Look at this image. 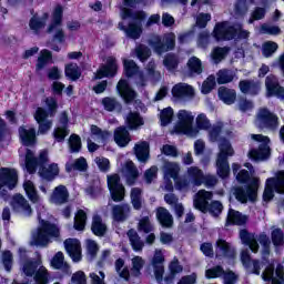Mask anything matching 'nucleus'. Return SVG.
I'll list each match as a JSON object with an SVG mask.
<instances>
[{
    "mask_svg": "<svg viewBox=\"0 0 284 284\" xmlns=\"http://www.w3.org/2000/svg\"><path fill=\"white\" fill-rule=\"evenodd\" d=\"M50 161L48 156V151H41L39 156H34V152L31 150H27L24 156V168L29 174H34L37 172V168L39 169V175L47 181H52L55 176H59V164L51 163L48 168H45V163Z\"/></svg>",
    "mask_w": 284,
    "mask_h": 284,
    "instance_id": "f257e3e1",
    "label": "nucleus"
},
{
    "mask_svg": "<svg viewBox=\"0 0 284 284\" xmlns=\"http://www.w3.org/2000/svg\"><path fill=\"white\" fill-rule=\"evenodd\" d=\"M139 3V0H124V8L121 12L122 19H132L133 22L129 23V27L125 28L123 23L119 24L120 30H124L126 37L129 39H139L141 37V21L145 19V12L139 11L135 13H132L128 8H134L135 4Z\"/></svg>",
    "mask_w": 284,
    "mask_h": 284,
    "instance_id": "f03ea898",
    "label": "nucleus"
},
{
    "mask_svg": "<svg viewBox=\"0 0 284 284\" xmlns=\"http://www.w3.org/2000/svg\"><path fill=\"white\" fill-rule=\"evenodd\" d=\"M48 111L43 108H38L34 113V119L39 123L38 134H47L52 129V121L45 120L48 116H54L57 114V100L54 98H48L45 100Z\"/></svg>",
    "mask_w": 284,
    "mask_h": 284,
    "instance_id": "7ed1b4c3",
    "label": "nucleus"
},
{
    "mask_svg": "<svg viewBox=\"0 0 284 284\" xmlns=\"http://www.w3.org/2000/svg\"><path fill=\"white\" fill-rule=\"evenodd\" d=\"M52 239H59V229L41 220L39 229L32 234L31 245L43 247L48 245Z\"/></svg>",
    "mask_w": 284,
    "mask_h": 284,
    "instance_id": "20e7f679",
    "label": "nucleus"
},
{
    "mask_svg": "<svg viewBox=\"0 0 284 284\" xmlns=\"http://www.w3.org/2000/svg\"><path fill=\"white\" fill-rule=\"evenodd\" d=\"M214 37L217 41H230V39H247L250 32L241 26L232 27L227 22H219L214 29Z\"/></svg>",
    "mask_w": 284,
    "mask_h": 284,
    "instance_id": "39448f33",
    "label": "nucleus"
},
{
    "mask_svg": "<svg viewBox=\"0 0 284 284\" xmlns=\"http://www.w3.org/2000/svg\"><path fill=\"white\" fill-rule=\"evenodd\" d=\"M220 153L217 155L216 166L217 174L221 179H227L230 176V164L227 163L229 156H234V149L227 140L220 139Z\"/></svg>",
    "mask_w": 284,
    "mask_h": 284,
    "instance_id": "423d86ee",
    "label": "nucleus"
},
{
    "mask_svg": "<svg viewBox=\"0 0 284 284\" xmlns=\"http://www.w3.org/2000/svg\"><path fill=\"white\" fill-rule=\"evenodd\" d=\"M194 114L187 110H180L178 112V123L175 125V132L180 134H186V136H199V129H194Z\"/></svg>",
    "mask_w": 284,
    "mask_h": 284,
    "instance_id": "0eeeda50",
    "label": "nucleus"
},
{
    "mask_svg": "<svg viewBox=\"0 0 284 284\" xmlns=\"http://www.w3.org/2000/svg\"><path fill=\"white\" fill-rule=\"evenodd\" d=\"M63 7L57 6L52 13L51 23L48 26L47 32L51 34L54 41L63 43L65 41V32H63Z\"/></svg>",
    "mask_w": 284,
    "mask_h": 284,
    "instance_id": "6e6552de",
    "label": "nucleus"
},
{
    "mask_svg": "<svg viewBox=\"0 0 284 284\" xmlns=\"http://www.w3.org/2000/svg\"><path fill=\"white\" fill-rule=\"evenodd\" d=\"M201 183H203V171L196 166H191L187 169L186 175L184 178L176 180L175 190L185 192L190 187V184L201 185Z\"/></svg>",
    "mask_w": 284,
    "mask_h": 284,
    "instance_id": "1a4fd4ad",
    "label": "nucleus"
},
{
    "mask_svg": "<svg viewBox=\"0 0 284 284\" xmlns=\"http://www.w3.org/2000/svg\"><path fill=\"white\" fill-rule=\"evenodd\" d=\"M274 191L277 194H284V171L277 172L276 179L270 178L266 180L263 200L266 202L272 201L274 199Z\"/></svg>",
    "mask_w": 284,
    "mask_h": 284,
    "instance_id": "9d476101",
    "label": "nucleus"
},
{
    "mask_svg": "<svg viewBox=\"0 0 284 284\" xmlns=\"http://www.w3.org/2000/svg\"><path fill=\"white\" fill-rule=\"evenodd\" d=\"M251 139L258 143V150H251L248 156L254 161H265V159H270V138L261 134H252Z\"/></svg>",
    "mask_w": 284,
    "mask_h": 284,
    "instance_id": "9b49d317",
    "label": "nucleus"
},
{
    "mask_svg": "<svg viewBox=\"0 0 284 284\" xmlns=\"http://www.w3.org/2000/svg\"><path fill=\"white\" fill-rule=\"evenodd\" d=\"M23 272L27 276H32L36 272V284H48V270L41 265V261L27 262L23 266Z\"/></svg>",
    "mask_w": 284,
    "mask_h": 284,
    "instance_id": "f8f14e48",
    "label": "nucleus"
},
{
    "mask_svg": "<svg viewBox=\"0 0 284 284\" xmlns=\"http://www.w3.org/2000/svg\"><path fill=\"white\" fill-rule=\"evenodd\" d=\"M19 183V173L10 168H0V192L6 190H14Z\"/></svg>",
    "mask_w": 284,
    "mask_h": 284,
    "instance_id": "ddd939ff",
    "label": "nucleus"
},
{
    "mask_svg": "<svg viewBox=\"0 0 284 284\" xmlns=\"http://www.w3.org/2000/svg\"><path fill=\"white\" fill-rule=\"evenodd\" d=\"M106 180L112 201L115 203L123 201V199H125V186L121 184V178L119 174L108 175Z\"/></svg>",
    "mask_w": 284,
    "mask_h": 284,
    "instance_id": "4468645a",
    "label": "nucleus"
},
{
    "mask_svg": "<svg viewBox=\"0 0 284 284\" xmlns=\"http://www.w3.org/2000/svg\"><path fill=\"white\" fill-rule=\"evenodd\" d=\"M262 278L265 283L284 284V271L281 264H270L262 273Z\"/></svg>",
    "mask_w": 284,
    "mask_h": 284,
    "instance_id": "2eb2a0df",
    "label": "nucleus"
},
{
    "mask_svg": "<svg viewBox=\"0 0 284 284\" xmlns=\"http://www.w3.org/2000/svg\"><path fill=\"white\" fill-rule=\"evenodd\" d=\"M150 265L155 281L161 283L165 274V254L161 250H155L150 261Z\"/></svg>",
    "mask_w": 284,
    "mask_h": 284,
    "instance_id": "dca6fc26",
    "label": "nucleus"
},
{
    "mask_svg": "<svg viewBox=\"0 0 284 284\" xmlns=\"http://www.w3.org/2000/svg\"><path fill=\"white\" fill-rule=\"evenodd\" d=\"M260 181L257 178H253L247 190L235 189L234 194L235 199L240 201V203H247V201H256V193L258 192Z\"/></svg>",
    "mask_w": 284,
    "mask_h": 284,
    "instance_id": "f3484780",
    "label": "nucleus"
},
{
    "mask_svg": "<svg viewBox=\"0 0 284 284\" xmlns=\"http://www.w3.org/2000/svg\"><path fill=\"white\" fill-rule=\"evenodd\" d=\"M255 124L257 128H271L274 130V128H278V118L267 109H261L257 112Z\"/></svg>",
    "mask_w": 284,
    "mask_h": 284,
    "instance_id": "a211bd4d",
    "label": "nucleus"
},
{
    "mask_svg": "<svg viewBox=\"0 0 284 284\" xmlns=\"http://www.w3.org/2000/svg\"><path fill=\"white\" fill-rule=\"evenodd\" d=\"M175 39H176V36L174 33H166L164 36V44L161 43V38L154 37L151 40V45L158 54H163V52L168 50H172V48H174Z\"/></svg>",
    "mask_w": 284,
    "mask_h": 284,
    "instance_id": "6ab92c4d",
    "label": "nucleus"
},
{
    "mask_svg": "<svg viewBox=\"0 0 284 284\" xmlns=\"http://www.w3.org/2000/svg\"><path fill=\"white\" fill-rule=\"evenodd\" d=\"M11 207L14 210V212L22 214V216H30V214H32V207L30 206V203L21 194L13 195L11 200Z\"/></svg>",
    "mask_w": 284,
    "mask_h": 284,
    "instance_id": "aec40b11",
    "label": "nucleus"
},
{
    "mask_svg": "<svg viewBox=\"0 0 284 284\" xmlns=\"http://www.w3.org/2000/svg\"><path fill=\"white\" fill-rule=\"evenodd\" d=\"M266 97H277L284 101V87L278 85V80L274 75H268L265 81Z\"/></svg>",
    "mask_w": 284,
    "mask_h": 284,
    "instance_id": "412c9836",
    "label": "nucleus"
},
{
    "mask_svg": "<svg viewBox=\"0 0 284 284\" xmlns=\"http://www.w3.org/2000/svg\"><path fill=\"white\" fill-rule=\"evenodd\" d=\"M123 63L124 74L128 77H135L136 84L143 88V85H145V75L139 72V67H136V63L132 60H124Z\"/></svg>",
    "mask_w": 284,
    "mask_h": 284,
    "instance_id": "4be33fe9",
    "label": "nucleus"
},
{
    "mask_svg": "<svg viewBox=\"0 0 284 284\" xmlns=\"http://www.w3.org/2000/svg\"><path fill=\"white\" fill-rule=\"evenodd\" d=\"M64 247L69 256L74 263L81 261V242L77 239H68L64 241Z\"/></svg>",
    "mask_w": 284,
    "mask_h": 284,
    "instance_id": "5701e85b",
    "label": "nucleus"
},
{
    "mask_svg": "<svg viewBox=\"0 0 284 284\" xmlns=\"http://www.w3.org/2000/svg\"><path fill=\"white\" fill-rule=\"evenodd\" d=\"M116 59L113 57H109L106 59V65L100 67V69L97 71L94 78L95 79H103L105 77H114L116 74Z\"/></svg>",
    "mask_w": 284,
    "mask_h": 284,
    "instance_id": "b1692460",
    "label": "nucleus"
},
{
    "mask_svg": "<svg viewBox=\"0 0 284 284\" xmlns=\"http://www.w3.org/2000/svg\"><path fill=\"white\" fill-rule=\"evenodd\" d=\"M241 261H242L244 267L247 270V272H250L251 274H256L257 276H258V274H261V268L263 267V265L261 264V262H258L256 260L252 261L250 258L248 251H242Z\"/></svg>",
    "mask_w": 284,
    "mask_h": 284,
    "instance_id": "393cba45",
    "label": "nucleus"
},
{
    "mask_svg": "<svg viewBox=\"0 0 284 284\" xmlns=\"http://www.w3.org/2000/svg\"><path fill=\"white\" fill-rule=\"evenodd\" d=\"M207 201H212V192H207L205 190H201L194 197L193 205L195 210H200V212H207Z\"/></svg>",
    "mask_w": 284,
    "mask_h": 284,
    "instance_id": "a878e982",
    "label": "nucleus"
},
{
    "mask_svg": "<svg viewBox=\"0 0 284 284\" xmlns=\"http://www.w3.org/2000/svg\"><path fill=\"white\" fill-rule=\"evenodd\" d=\"M69 197L68 189L64 185H59L53 190L50 202L54 205H63V203H68Z\"/></svg>",
    "mask_w": 284,
    "mask_h": 284,
    "instance_id": "bb28decb",
    "label": "nucleus"
},
{
    "mask_svg": "<svg viewBox=\"0 0 284 284\" xmlns=\"http://www.w3.org/2000/svg\"><path fill=\"white\" fill-rule=\"evenodd\" d=\"M130 277L139 278L141 272H143V267H145V258H143V256L133 255L130 260Z\"/></svg>",
    "mask_w": 284,
    "mask_h": 284,
    "instance_id": "cd10ccee",
    "label": "nucleus"
},
{
    "mask_svg": "<svg viewBox=\"0 0 284 284\" xmlns=\"http://www.w3.org/2000/svg\"><path fill=\"white\" fill-rule=\"evenodd\" d=\"M162 172L164 174V179H174L176 181H181L179 179V173L181 172V166L176 162H165Z\"/></svg>",
    "mask_w": 284,
    "mask_h": 284,
    "instance_id": "c85d7f7f",
    "label": "nucleus"
},
{
    "mask_svg": "<svg viewBox=\"0 0 284 284\" xmlns=\"http://www.w3.org/2000/svg\"><path fill=\"white\" fill-rule=\"evenodd\" d=\"M19 134L23 145H34V143H37V131L34 128L21 126Z\"/></svg>",
    "mask_w": 284,
    "mask_h": 284,
    "instance_id": "c756f323",
    "label": "nucleus"
},
{
    "mask_svg": "<svg viewBox=\"0 0 284 284\" xmlns=\"http://www.w3.org/2000/svg\"><path fill=\"white\" fill-rule=\"evenodd\" d=\"M130 141H132V138L130 136L128 129L120 126L114 131V142L119 148H125Z\"/></svg>",
    "mask_w": 284,
    "mask_h": 284,
    "instance_id": "7c9ffc66",
    "label": "nucleus"
},
{
    "mask_svg": "<svg viewBox=\"0 0 284 284\" xmlns=\"http://www.w3.org/2000/svg\"><path fill=\"white\" fill-rule=\"evenodd\" d=\"M118 92L126 103L136 97V93L130 88V84H128V81L125 80H120L118 82Z\"/></svg>",
    "mask_w": 284,
    "mask_h": 284,
    "instance_id": "2f4dec72",
    "label": "nucleus"
},
{
    "mask_svg": "<svg viewBox=\"0 0 284 284\" xmlns=\"http://www.w3.org/2000/svg\"><path fill=\"white\" fill-rule=\"evenodd\" d=\"M172 94L175 97V99L192 97L194 94V88H192L190 84L179 83L173 87Z\"/></svg>",
    "mask_w": 284,
    "mask_h": 284,
    "instance_id": "473e14b6",
    "label": "nucleus"
},
{
    "mask_svg": "<svg viewBox=\"0 0 284 284\" xmlns=\"http://www.w3.org/2000/svg\"><path fill=\"white\" fill-rule=\"evenodd\" d=\"M216 256H226L229 258H236V251L230 247V244L224 240L216 242Z\"/></svg>",
    "mask_w": 284,
    "mask_h": 284,
    "instance_id": "72a5a7b5",
    "label": "nucleus"
},
{
    "mask_svg": "<svg viewBox=\"0 0 284 284\" xmlns=\"http://www.w3.org/2000/svg\"><path fill=\"white\" fill-rule=\"evenodd\" d=\"M134 152L140 163H146L148 159H150V144H148V142L136 143Z\"/></svg>",
    "mask_w": 284,
    "mask_h": 284,
    "instance_id": "f704fd0d",
    "label": "nucleus"
},
{
    "mask_svg": "<svg viewBox=\"0 0 284 284\" xmlns=\"http://www.w3.org/2000/svg\"><path fill=\"white\" fill-rule=\"evenodd\" d=\"M48 21V13H43L41 17L33 16L30 20L29 27L34 34H39L41 30L45 28V23Z\"/></svg>",
    "mask_w": 284,
    "mask_h": 284,
    "instance_id": "c9c22d12",
    "label": "nucleus"
},
{
    "mask_svg": "<svg viewBox=\"0 0 284 284\" xmlns=\"http://www.w3.org/2000/svg\"><path fill=\"white\" fill-rule=\"evenodd\" d=\"M240 239L244 245H247L254 253L258 252V242H256V236L247 231L242 230L240 232Z\"/></svg>",
    "mask_w": 284,
    "mask_h": 284,
    "instance_id": "e433bc0d",
    "label": "nucleus"
},
{
    "mask_svg": "<svg viewBox=\"0 0 284 284\" xmlns=\"http://www.w3.org/2000/svg\"><path fill=\"white\" fill-rule=\"evenodd\" d=\"M122 174L126 178V183L132 185L134 183V179L139 176V171L136 170V166H134V162L126 161L122 169Z\"/></svg>",
    "mask_w": 284,
    "mask_h": 284,
    "instance_id": "4c0bfd02",
    "label": "nucleus"
},
{
    "mask_svg": "<svg viewBox=\"0 0 284 284\" xmlns=\"http://www.w3.org/2000/svg\"><path fill=\"white\" fill-rule=\"evenodd\" d=\"M23 190L31 203H41V196L37 193V187L32 181L26 180L23 183Z\"/></svg>",
    "mask_w": 284,
    "mask_h": 284,
    "instance_id": "58836bf2",
    "label": "nucleus"
},
{
    "mask_svg": "<svg viewBox=\"0 0 284 284\" xmlns=\"http://www.w3.org/2000/svg\"><path fill=\"white\" fill-rule=\"evenodd\" d=\"M156 219L163 225V227H172L174 220L170 211L165 207H159L156 210Z\"/></svg>",
    "mask_w": 284,
    "mask_h": 284,
    "instance_id": "ea45409f",
    "label": "nucleus"
},
{
    "mask_svg": "<svg viewBox=\"0 0 284 284\" xmlns=\"http://www.w3.org/2000/svg\"><path fill=\"white\" fill-rule=\"evenodd\" d=\"M64 74L70 81H79L81 79V69L78 63H67L64 65Z\"/></svg>",
    "mask_w": 284,
    "mask_h": 284,
    "instance_id": "a19ab883",
    "label": "nucleus"
},
{
    "mask_svg": "<svg viewBox=\"0 0 284 284\" xmlns=\"http://www.w3.org/2000/svg\"><path fill=\"white\" fill-rule=\"evenodd\" d=\"M240 90L243 94H258L261 90V83L254 81H241Z\"/></svg>",
    "mask_w": 284,
    "mask_h": 284,
    "instance_id": "79ce46f5",
    "label": "nucleus"
},
{
    "mask_svg": "<svg viewBox=\"0 0 284 284\" xmlns=\"http://www.w3.org/2000/svg\"><path fill=\"white\" fill-rule=\"evenodd\" d=\"M219 98L223 103H226V105H232V103L236 101V91L221 87L219 89Z\"/></svg>",
    "mask_w": 284,
    "mask_h": 284,
    "instance_id": "37998d69",
    "label": "nucleus"
},
{
    "mask_svg": "<svg viewBox=\"0 0 284 284\" xmlns=\"http://www.w3.org/2000/svg\"><path fill=\"white\" fill-rule=\"evenodd\" d=\"M169 272H170V275L168 277H165L164 281H166V283H172V281H174V278H176V275L181 274V272H183V266L181 265V263H179V258L174 257L170 262Z\"/></svg>",
    "mask_w": 284,
    "mask_h": 284,
    "instance_id": "c03bdc74",
    "label": "nucleus"
},
{
    "mask_svg": "<svg viewBox=\"0 0 284 284\" xmlns=\"http://www.w3.org/2000/svg\"><path fill=\"white\" fill-rule=\"evenodd\" d=\"M90 132L92 139H94L98 143H103V141H108V139L112 136L110 132L103 131L97 125H91Z\"/></svg>",
    "mask_w": 284,
    "mask_h": 284,
    "instance_id": "a18cd8bd",
    "label": "nucleus"
},
{
    "mask_svg": "<svg viewBox=\"0 0 284 284\" xmlns=\"http://www.w3.org/2000/svg\"><path fill=\"white\" fill-rule=\"evenodd\" d=\"M91 230L95 236H103L108 230V226L103 223L99 215H95L93 216Z\"/></svg>",
    "mask_w": 284,
    "mask_h": 284,
    "instance_id": "49530a36",
    "label": "nucleus"
},
{
    "mask_svg": "<svg viewBox=\"0 0 284 284\" xmlns=\"http://www.w3.org/2000/svg\"><path fill=\"white\" fill-rule=\"evenodd\" d=\"M112 214H113L114 221H125V219H128V215L130 214V206L115 205L113 206Z\"/></svg>",
    "mask_w": 284,
    "mask_h": 284,
    "instance_id": "de8ad7c7",
    "label": "nucleus"
},
{
    "mask_svg": "<svg viewBox=\"0 0 284 284\" xmlns=\"http://www.w3.org/2000/svg\"><path fill=\"white\" fill-rule=\"evenodd\" d=\"M85 221H88V212L79 210L74 216V230L82 232L85 230Z\"/></svg>",
    "mask_w": 284,
    "mask_h": 284,
    "instance_id": "09e8293b",
    "label": "nucleus"
},
{
    "mask_svg": "<svg viewBox=\"0 0 284 284\" xmlns=\"http://www.w3.org/2000/svg\"><path fill=\"white\" fill-rule=\"evenodd\" d=\"M227 221L229 223H233L234 225H245V223H247V216L234 210H230Z\"/></svg>",
    "mask_w": 284,
    "mask_h": 284,
    "instance_id": "8fccbe9b",
    "label": "nucleus"
},
{
    "mask_svg": "<svg viewBox=\"0 0 284 284\" xmlns=\"http://www.w3.org/2000/svg\"><path fill=\"white\" fill-rule=\"evenodd\" d=\"M227 274H234V273L225 272L222 266H214L205 271L206 278H221V276H223V278L225 280V276H227Z\"/></svg>",
    "mask_w": 284,
    "mask_h": 284,
    "instance_id": "3c124183",
    "label": "nucleus"
},
{
    "mask_svg": "<svg viewBox=\"0 0 284 284\" xmlns=\"http://www.w3.org/2000/svg\"><path fill=\"white\" fill-rule=\"evenodd\" d=\"M129 241L134 250V252H141L143 250V241L139 237V234L134 230L128 232Z\"/></svg>",
    "mask_w": 284,
    "mask_h": 284,
    "instance_id": "603ef678",
    "label": "nucleus"
},
{
    "mask_svg": "<svg viewBox=\"0 0 284 284\" xmlns=\"http://www.w3.org/2000/svg\"><path fill=\"white\" fill-rule=\"evenodd\" d=\"M115 271L121 278L130 281V268L125 267V261L123 258H118L115 261Z\"/></svg>",
    "mask_w": 284,
    "mask_h": 284,
    "instance_id": "864d4df0",
    "label": "nucleus"
},
{
    "mask_svg": "<svg viewBox=\"0 0 284 284\" xmlns=\"http://www.w3.org/2000/svg\"><path fill=\"white\" fill-rule=\"evenodd\" d=\"M271 241L275 247H281L284 245V233L283 230L278 227H273L271 232Z\"/></svg>",
    "mask_w": 284,
    "mask_h": 284,
    "instance_id": "5fc2aeb1",
    "label": "nucleus"
},
{
    "mask_svg": "<svg viewBox=\"0 0 284 284\" xmlns=\"http://www.w3.org/2000/svg\"><path fill=\"white\" fill-rule=\"evenodd\" d=\"M126 124L130 130H136V128H141V125H143V119L136 112L130 113L126 116Z\"/></svg>",
    "mask_w": 284,
    "mask_h": 284,
    "instance_id": "6e6d98bb",
    "label": "nucleus"
},
{
    "mask_svg": "<svg viewBox=\"0 0 284 284\" xmlns=\"http://www.w3.org/2000/svg\"><path fill=\"white\" fill-rule=\"evenodd\" d=\"M210 119H207V115L205 113H200L195 119V128L193 130H210L211 128Z\"/></svg>",
    "mask_w": 284,
    "mask_h": 284,
    "instance_id": "4d7b16f0",
    "label": "nucleus"
},
{
    "mask_svg": "<svg viewBox=\"0 0 284 284\" xmlns=\"http://www.w3.org/2000/svg\"><path fill=\"white\" fill-rule=\"evenodd\" d=\"M88 168V162L85 161L84 158H79L75 160L74 163L69 162L65 165L67 172H72V170H80V172H83V170H87Z\"/></svg>",
    "mask_w": 284,
    "mask_h": 284,
    "instance_id": "13d9d810",
    "label": "nucleus"
},
{
    "mask_svg": "<svg viewBox=\"0 0 284 284\" xmlns=\"http://www.w3.org/2000/svg\"><path fill=\"white\" fill-rule=\"evenodd\" d=\"M234 77H236V73L227 70H221L217 73V83L220 84L232 83V81H234Z\"/></svg>",
    "mask_w": 284,
    "mask_h": 284,
    "instance_id": "bf43d9fd",
    "label": "nucleus"
},
{
    "mask_svg": "<svg viewBox=\"0 0 284 284\" xmlns=\"http://www.w3.org/2000/svg\"><path fill=\"white\" fill-rule=\"evenodd\" d=\"M70 134V129H68V125H61L57 126L53 131V138L58 143H61L62 141H65V136Z\"/></svg>",
    "mask_w": 284,
    "mask_h": 284,
    "instance_id": "052dcab7",
    "label": "nucleus"
},
{
    "mask_svg": "<svg viewBox=\"0 0 284 284\" xmlns=\"http://www.w3.org/2000/svg\"><path fill=\"white\" fill-rule=\"evenodd\" d=\"M52 61V52L48 50H42L40 52V57L38 58L37 68L38 70H42L45 68V64Z\"/></svg>",
    "mask_w": 284,
    "mask_h": 284,
    "instance_id": "680f3d73",
    "label": "nucleus"
},
{
    "mask_svg": "<svg viewBox=\"0 0 284 284\" xmlns=\"http://www.w3.org/2000/svg\"><path fill=\"white\" fill-rule=\"evenodd\" d=\"M256 3V0H240L235 6V14H245L250 6Z\"/></svg>",
    "mask_w": 284,
    "mask_h": 284,
    "instance_id": "e2e57ef3",
    "label": "nucleus"
},
{
    "mask_svg": "<svg viewBox=\"0 0 284 284\" xmlns=\"http://www.w3.org/2000/svg\"><path fill=\"white\" fill-rule=\"evenodd\" d=\"M173 116H174V110H172V108H166L162 110L160 114L161 124L169 125V123H172Z\"/></svg>",
    "mask_w": 284,
    "mask_h": 284,
    "instance_id": "0e129e2a",
    "label": "nucleus"
},
{
    "mask_svg": "<svg viewBox=\"0 0 284 284\" xmlns=\"http://www.w3.org/2000/svg\"><path fill=\"white\" fill-rule=\"evenodd\" d=\"M131 201L135 210H141V189L134 187L131 190Z\"/></svg>",
    "mask_w": 284,
    "mask_h": 284,
    "instance_id": "69168bd1",
    "label": "nucleus"
},
{
    "mask_svg": "<svg viewBox=\"0 0 284 284\" xmlns=\"http://www.w3.org/2000/svg\"><path fill=\"white\" fill-rule=\"evenodd\" d=\"M87 254L94 258L99 252V244L94 242V240H87L85 241Z\"/></svg>",
    "mask_w": 284,
    "mask_h": 284,
    "instance_id": "338daca9",
    "label": "nucleus"
},
{
    "mask_svg": "<svg viewBox=\"0 0 284 284\" xmlns=\"http://www.w3.org/2000/svg\"><path fill=\"white\" fill-rule=\"evenodd\" d=\"M69 146L71 152H79V150H81V138L77 134H72L69 139Z\"/></svg>",
    "mask_w": 284,
    "mask_h": 284,
    "instance_id": "774afa93",
    "label": "nucleus"
}]
</instances>
